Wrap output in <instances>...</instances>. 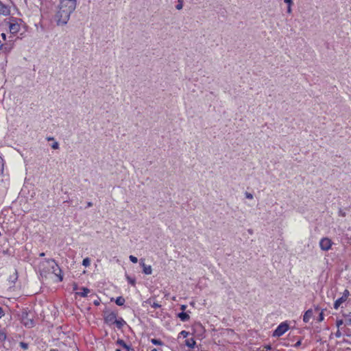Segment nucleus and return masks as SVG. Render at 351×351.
Masks as SVG:
<instances>
[{
  "label": "nucleus",
  "instance_id": "f257e3e1",
  "mask_svg": "<svg viewBox=\"0 0 351 351\" xmlns=\"http://www.w3.org/2000/svg\"><path fill=\"white\" fill-rule=\"evenodd\" d=\"M76 0H60L54 19L58 25L67 24L71 14L75 11Z\"/></svg>",
  "mask_w": 351,
  "mask_h": 351
},
{
  "label": "nucleus",
  "instance_id": "f03ea898",
  "mask_svg": "<svg viewBox=\"0 0 351 351\" xmlns=\"http://www.w3.org/2000/svg\"><path fill=\"white\" fill-rule=\"evenodd\" d=\"M49 267L52 269V272L59 278V280L62 281L63 278L62 276L60 275L61 270L59 268L58 265L56 264L53 259H47L45 261Z\"/></svg>",
  "mask_w": 351,
  "mask_h": 351
},
{
  "label": "nucleus",
  "instance_id": "7ed1b4c3",
  "mask_svg": "<svg viewBox=\"0 0 351 351\" xmlns=\"http://www.w3.org/2000/svg\"><path fill=\"white\" fill-rule=\"evenodd\" d=\"M349 296H350V291L348 289H345L343 291V292L342 293V295L339 298H338L337 300H336L335 301L334 304H333V308L335 310L339 309V308L341 306V305L348 300Z\"/></svg>",
  "mask_w": 351,
  "mask_h": 351
},
{
  "label": "nucleus",
  "instance_id": "20e7f679",
  "mask_svg": "<svg viewBox=\"0 0 351 351\" xmlns=\"http://www.w3.org/2000/svg\"><path fill=\"white\" fill-rule=\"evenodd\" d=\"M289 330V325L285 322H282L274 331V337H280Z\"/></svg>",
  "mask_w": 351,
  "mask_h": 351
},
{
  "label": "nucleus",
  "instance_id": "39448f33",
  "mask_svg": "<svg viewBox=\"0 0 351 351\" xmlns=\"http://www.w3.org/2000/svg\"><path fill=\"white\" fill-rule=\"evenodd\" d=\"M332 245L331 239L328 237H324L319 241V247L324 251H328L331 248Z\"/></svg>",
  "mask_w": 351,
  "mask_h": 351
},
{
  "label": "nucleus",
  "instance_id": "423d86ee",
  "mask_svg": "<svg viewBox=\"0 0 351 351\" xmlns=\"http://www.w3.org/2000/svg\"><path fill=\"white\" fill-rule=\"evenodd\" d=\"M13 48V43L11 42L1 44L0 50L4 53H8Z\"/></svg>",
  "mask_w": 351,
  "mask_h": 351
},
{
  "label": "nucleus",
  "instance_id": "0eeeda50",
  "mask_svg": "<svg viewBox=\"0 0 351 351\" xmlns=\"http://www.w3.org/2000/svg\"><path fill=\"white\" fill-rule=\"evenodd\" d=\"M21 29V26L18 23H10L9 25L10 32L12 34H17Z\"/></svg>",
  "mask_w": 351,
  "mask_h": 351
},
{
  "label": "nucleus",
  "instance_id": "6e6552de",
  "mask_svg": "<svg viewBox=\"0 0 351 351\" xmlns=\"http://www.w3.org/2000/svg\"><path fill=\"white\" fill-rule=\"evenodd\" d=\"M141 265L143 267V273L147 275H149L152 272V269L150 265H146L144 263V261L143 259L141 260L140 262Z\"/></svg>",
  "mask_w": 351,
  "mask_h": 351
},
{
  "label": "nucleus",
  "instance_id": "1a4fd4ad",
  "mask_svg": "<svg viewBox=\"0 0 351 351\" xmlns=\"http://www.w3.org/2000/svg\"><path fill=\"white\" fill-rule=\"evenodd\" d=\"M116 320V315L113 313H109L105 317V321L108 324H114Z\"/></svg>",
  "mask_w": 351,
  "mask_h": 351
},
{
  "label": "nucleus",
  "instance_id": "9d476101",
  "mask_svg": "<svg viewBox=\"0 0 351 351\" xmlns=\"http://www.w3.org/2000/svg\"><path fill=\"white\" fill-rule=\"evenodd\" d=\"M312 317H313V311L311 309L307 310L303 315L304 322L308 323Z\"/></svg>",
  "mask_w": 351,
  "mask_h": 351
},
{
  "label": "nucleus",
  "instance_id": "9b49d317",
  "mask_svg": "<svg viewBox=\"0 0 351 351\" xmlns=\"http://www.w3.org/2000/svg\"><path fill=\"white\" fill-rule=\"evenodd\" d=\"M195 344H196L195 340L194 339V338L193 337H190V338H187L185 340V345L187 347H189V348H194Z\"/></svg>",
  "mask_w": 351,
  "mask_h": 351
},
{
  "label": "nucleus",
  "instance_id": "f8f14e48",
  "mask_svg": "<svg viewBox=\"0 0 351 351\" xmlns=\"http://www.w3.org/2000/svg\"><path fill=\"white\" fill-rule=\"evenodd\" d=\"M178 316L182 322H186L189 319V315L184 312L180 313Z\"/></svg>",
  "mask_w": 351,
  "mask_h": 351
},
{
  "label": "nucleus",
  "instance_id": "ddd939ff",
  "mask_svg": "<svg viewBox=\"0 0 351 351\" xmlns=\"http://www.w3.org/2000/svg\"><path fill=\"white\" fill-rule=\"evenodd\" d=\"M114 324H116L117 328H121L125 324V322L123 319H116Z\"/></svg>",
  "mask_w": 351,
  "mask_h": 351
},
{
  "label": "nucleus",
  "instance_id": "4468645a",
  "mask_svg": "<svg viewBox=\"0 0 351 351\" xmlns=\"http://www.w3.org/2000/svg\"><path fill=\"white\" fill-rule=\"evenodd\" d=\"M83 291L81 293H78L82 297H86L88 294L90 293V290L88 288L83 287L82 288Z\"/></svg>",
  "mask_w": 351,
  "mask_h": 351
},
{
  "label": "nucleus",
  "instance_id": "2eb2a0df",
  "mask_svg": "<svg viewBox=\"0 0 351 351\" xmlns=\"http://www.w3.org/2000/svg\"><path fill=\"white\" fill-rule=\"evenodd\" d=\"M117 343L119 346H122L123 348L129 350V346L125 343V341L122 339H118L117 341Z\"/></svg>",
  "mask_w": 351,
  "mask_h": 351
},
{
  "label": "nucleus",
  "instance_id": "dca6fc26",
  "mask_svg": "<svg viewBox=\"0 0 351 351\" xmlns=\"http://www.w3.org/2000/svg\"><path fill=\"white\" fill-rule=\"evenodd\" d=\"M125 303V299L123 297H118L116 300V304L119 306H122Z\"/></svg>",
  "mask_w": 351,
  "mask_h": 351
},
{
  "label": "nucleus",
  "instance_id": "f3484780",
  "mask_svg": "<svg viewBox=\"0 0 351 351\" xmlns=\"http://www.w3.org/2000/svg\"><path fill=\"white\" fill-rule=\"evenodd\" d=\"M6 339V334L3 330H0V341H4Z\"/></svg>",
  "mask_w": 351,
  "mask_h": 351
},
{
  "label": "nucleus",
  "instance_id": "a211bd4d",
  "mask_svg": "<svg viewBox=\"0 0 351 351\" xmlns=\"http://www.w3.org/2000/svg\"><path fill=\"white\" fill-rule=\"evenodd\" d=\"M176 9L180 10L183 8V0H178V4L176 6Z\"/></svg>",
  "mask_w": 351,
  "mask_h": 351
},
{
  "label": "nucleus",
  "instance_id": "6ab92c4d",
  "mask_svg": "<svg viewBox=\"0 0 351 351\" xmlns=\"http://www.w3.org/2000/svg\"><path fill=\"white\" fill-rule=\"evenodd\" d=\"M90 264V261L88 258H86L82 261V265L85 267H88Z\"/></svg>",
  "mask_w": 351,
  "mask_h": 351
},
{
  "label": "nucleus",
  "instance_id": "aec40b11",
  "mask_svg": "<svg viewBox=\"0 0 351 351\" xmlns=\"http://www.w3.org/2000/svg\"><path fill=\"white\" fill-rule=\"evenodd\" d=\"M152 343L154 345H158V346H160L162 344V341L160 340V339H152L151 340Z\"/></svg>",
  "mask_w": 351,
  "mask_h": 351
},
{
  "label": "nucleus",
  "instance_id": "412c9836",
  "mask_svg": "<svg viewBox=\"0 0 351 351\" xmlns=\"http://www.w3.org/2000/svg\"><path fill=\"white\" fill-rule=\"evenodd\" d=\"M3 159L0 156V175L3 172Z\"/></svg>",
  "mask_w": 351,
  "mask_h": 351
},
{
  "label": "nucleus",
  "instance_id": "4be33fe9",
  "mask_svg": "<svg viewBox=\"0 0 351 351\" xmlns=\"http://www.w3.org/2000/svg\"><path fill=\"white\" fill-rule=\"evenodd\" d=\"M129 258L134 263H136L138 262V258L136 256H134L132 255H130L129 256Z\"/></svg>",
  "mask_w": 351,
  "mask_h": 351
},
{
  "label": "nucleus",
  "instance_id": "5701e85b",
  "mask_svg": "<svg viewBox=\"0 0 351 351\" xmlns=\"http://www.w3.org/2000/svg\"><path fill=\"white\" fill-rule=\"evenodd\" d=\"M51 147L53 149H58L59 148V143L57 141H55L52 145Z\"/></svg>",
  "mask_w": 351,
  "mask_h": 351
},
{
  "label": "nucleus",
  "instance_id": "b1692460",
  "mask_svg": "<svg viewBox=\"0 0 351 351\" xmlns=\"http://www.w3.org/2000/svg\"><path fill=\"white\" fill-rule=\"evenodd\" d=\"M189 335V332L185 331V330H182L180 333V335H182L184 338H187L188 335Z\"/></svg>",
  "mask_w": 351,
  "mask_h": 351
},
{
  "label": "nucleus",
  "instance_id": "393cba45",
  "mask_svg": "<svg viewBox=\"0 0 351 351\" xmlns=\"http://www.w3.org/2000/svg\"><path fill=\"white\" fill-rule=\"evenodd\" d=\"M20 346L24 350H26L28 348V344L25 342H21Z\"/></svg>",
  "mask_w": 351,
  "mask_h": 351
},
{
  "label": "nucleus",
  "instance_id": "a878e982",
  "mask_svg": "<svg viewBox=\"0 0 351 351\" xmlns=\"http://www.w3.org/2000/svg\"><path fill=\"white\" fill-rule=\"evenodd\" d=\"M127 280L128 281L132 284V285H135V280L129 277V276H127Z\"/></svg>",
  "mask_w": 351,
  "mask_h": 351
},
{
  "label": "nucleus",
  "instance_id": "bb28decb",
  "mask_svg": "<svg viewBox=\"0 0 351 351\" xmlns=\"http://www.w3.org/2000/svg\"><path fill=\"white\" fill-rule=\"evenodd\" d=\"M245 197L247 199H252L253 198V195L251 193H245Z\"/></svg>",
  "mask_w": 351,
  "mask_h": 351
},
{
  "label": "nucleus",
  "instance_id": "cd10ccee",
  "mask_svg": "<svg viewBox=\"0 0 351 351\" xmlns=\"http://www.w3.org/2000/svg\"><path fill=\"white\" fill-rule=\"evenodd\" d=\"M300 345H301V340H299V341H298L294 344V347H295V348H298V347H299Z\"/></svg>",
  "mask_w": 351,
  "mask_h": 351
},
{
  "label": "nucleus",
  "instance_id": "c85d7f7f",
  "mask_svg": "<svg viewBox=\"0 0 351 351\" xmlns=\"http://www.w3.org/2000/svg\"><path fill=\"white\" fill-rule=\"evenodd\" d=\"M2 7H3V8L4 9V10L2 11V13H3V14H7L8 13V10H7V8H6L5 6H3V5H2Z\"/></svg>",
  "mask_w": 351,
  "mask_h": 351
},
{
  "label": "nucleus",
  "instance_id": "c756f323",
  "mask_svg": "<svg viewBox=\"0 0 351 351\" xmlns=\"http://www.w3.org/2000/svg\"><path fill=\"white\" fill-rule=\"evenodd\" d=\"M1 37L3 38V41H5L6 40V35L5 33H2L1 34Z\"/></svg>",
  "mask_w": 351,
  "mask_h": 351
},
{
  "label": "nucleus",
  "instance_id": "7c9ffc66",
  "mask_svg": "<svg viewBox=\"0 0 351 351\" xmlns=\"http://www.w3.org/2000/svg\"><path fill=\"white\" fill-rule=\"evenodd\" d=\"M285 3H287L289 5H291L293 1L292 0H284Z\"/></svg>",
  "mask_w": 351,
  "mask_h": 351
},
{
  "label": "nucleus",
  "instance_id": "2f4dec72",
  "mask_svg": "<svg viewBox=\"0 0 351 351\" xmlns=\"http://www.w3.org/2000/svg\"><path fill=\"white\" fill-rule=\"evenodd\" d=\"M323 319H324V314H323V312H321V313H319V321H322V320H323Z\"/></svg>",
  "mask_w": 351,
  "mask_h": 351
},
{
  "label": "nucleus",
  "instance_id": "473e14b6",
  "mask_svg": "<svg viewBox=\"0 0 351 351\" xmlns=\"http://www.w3.org/2000/svg\"><path fill=\"white\" fill-rule=\"evenodd\" d=\"M152 306H153V307H154V308H158V307H160V306L158 303H155V302H154V303L152 304Z\"/></svg>",
  "mask_w": 351,
  "mask_h": 351
},
{
  "label": "nucleus",
  "instance_id": "72a5a7b5",
  "mask_svg": "<svg viewBox=\"0 0 351 351\" xmlns=\"http://www.w3.org/2000/svg\"><path fill=\"white\" fill-rule=\"evenodd\" d=\"M291 5H288V8H287V12H288V13H291Z\"/></svg>",
  "mask_w": 351,
  "mask_h": 351
},
{
  "label": "nucleus",
  "instance_id": "f704fd0d",
  "mask_svg": "<svg viewBox=\"0 0 351 351\" xmlns=\"http://www.w3.org/2000/svg\"><path fill=\"white\" fill-rule=\"evenodd\" d=\"M3 309L1 307H0V317H1L2 316H3Z\"/></svg>",
  "mask_w": 351,
  "mask_h": 351
},
{
  "label": "nucleus",
  "instance_id": "c9c22d12",
  "mask_svg": "<svg viewBox=\"0 0 351 351\" xmlns=\"http://www.w3.org/2000/svg\"><path fill=\"white\" fill-rule=\"evenodd\" d=\"M92 206H93L92 202H89L87 203V206L88 207H91Z\"/></svg>",
  "mask_w": 351,
  "mask_h": 351
},
{
  "label": "nucleus",
  "instance_id": "e433bc0d",
  "mask_svg": "<svg viewBox=\"0 0 351 351\" xmlns=\"http://www.w3.org/2000/svg\"><path fill=\"white\" fill-rule=\"evenodd\" d=\"M47 139V141H53L54 138L53 137H48Z\"/></svg>",
  "mask_w": 351,
  "mask_h": 351
},
{
  "label": "nucleus",
  "instance_id": "4c0bfd02",
  "mask_svg": "<svg viewBox=\"0 0 351 351\" xmlns=\"http://www.w3.org/2000/svg\"><path fill=\"white\" fill-rule=\"evenodd\" d=\"M40 256H45V253H44V252L40 253Z\"/></svg>",
  "mask_w": 351,
  "mask_h": 351
},
{
  "label": "nucleus",
  "instance_id": "58836bf2",
  "mask_svg": "<svg viewBox=\"0 0 351 351\" xmlns=\"http://www.w3.org/2000/svg\"><path fill=\"white\" fill-rule=\"evenodd\" d=\"M184 308H185V306H184V305H182V310H184Z\"/></svg>",
  "mask_w": 351,
  "mask_h": 351
},
{
  "label": "nucleus",
  "instance_id": "ea45409f",
  "mask_svg": "<svg viewBox=\"0 0 351 351\" xmlns=\"http://www.w3.org/2000/svg\"><path fill=\"white\" fill-rule=\"evenodd\" d=\"M95 304L98 305L99 302H95Z\"/></svg>",
  "mask_w": 351,
  "mask_h": 351
},
{
  "label": "nucleus",
  "instance_id": "a19ab883",
  "mask_svg": "<svg viewBox=\"0 0 351 351\" xmlns=\"http://www.w3.org/2000/svg\"><path fill=\"white\" fill-rule=\"evenodd\" d=\"M151 351H157V350H156V349H155V348H154V349H152Z\"/></svg>",
  "mask_w": 351,
  "mask_h": 351
},
{
  "label": "nucleus",
  "instance_id": "79ce46f5",
  "mask_svg": "<svg viewBox=\"0 0 351 351\" xmlns=\"http://www.w3.org/2000/svg\"><path fill=\"white\" fill-rule=\"evenodd\" d=\"M51 351H58V350H56V349H53L51 350Z\"/></svg>",
  "mask_w": 351,
  "mask_h": 351
},
{
  "label": "nucleus",
  "instance_id": "37998d69",
  "mask_svg": "<svg viewBox=\"0 0 351 351\" xmlns=\"http://www.w3.org/2000/svg\"><path fill=\"white\" fill-rule=\"evenodd\" d=\"M116 351H121L119 349H117Z\"/></svg>",
  "mask_w": 351,
  "mask_h": 351
}]
</instances>
